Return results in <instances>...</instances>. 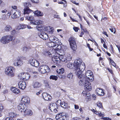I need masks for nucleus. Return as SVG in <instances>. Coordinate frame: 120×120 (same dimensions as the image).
I'll return each instance as SVG.
<instances>
[{
    "mask_svg": "<svg viewBox=\"0 0 120 120\" xmlns=\"http://www.w3.org/2000/svg\"><path fill=\"white\" fill-rule=\"evenodd\" d=\"M74 65L75 74L78 78H81L84 77L82 75V72L84 71L85 68V64L82 62V60L78 59L75 60L74 62Z\"/></svg>",
    "mask_w": 120,
    "mask_h": 120,
    "instance_id": "f257e3e1",
    "label": "nucleus"
},
{
    "mask_svg": "<svg viewBox=\"0 0 120 120\" xmlns=\"http://www.w3.org/2000/svg\"><path fill=\"white\" fill-rule=\"evenodd\" d=\"M81 75L84 78H83L82 77L79 78H82L83 79H84L86 80V82H85V89L90 91L91 89V88L90 86V83L89 82V80L91 82L93 80L94 75L92 72L90 70H88L86 72L85 76H84V75L82 74V73Z\"/></svg>",
    "mask_w": 120,
    "mask_h": 120,
    "instance_id": "f03ea898",
    "label": "nucleus"
},
{
    "mask_svg": "<svg viewBox=\"0 0 120 120\" xmlns=\"http://www.w3.org/2000/svg\"><path fill=\"white\" fill-rule=\"evenodd\" d=\"M30 102L29 98L27 97H23L22 98L21 103L18 106V108L20 111H22L24 109L25 112L27 108V105Z\"/></svg>",
    "mask_w": 120,
    "mask_h": 120,
    "instance_id": "7ed1b4c3",
    "label": "nucleus"
},
{
    "mask_svg": "<svg viewBox=\"0 0 120 120\" xmlns=\"http://www.w3.org/2000/svg\"><path fill=\"white\" fill-rule=\"evenodd\" d=\"M13 38V36L11 35L4 36L0 39L1 42L4 44H7L11 41Z\"/></svg>",
    "mask_w": 120,
    "mask_h": 120,
    "instance_id": "20e7f679",
    "label": "nucleus"
},
{
    "mask_svg": "<svg viewBox=\"0 0 120 120\" xmlns=\"http://www.w3.org/2000/svg\"><path fill=\"white\" fill-rule=\"evenodd\" d=\"M71 49L73 51H75L77 49V46L75 39L73 37H71L68 39Z\"/></svg>",
    "mask_w": 120,
    "mask_h": 120,
    "instance_id": "39448f33",
    "label": "nucleus"
},
{
    "mask_svg": "<svg viewBox=\"0 0 120 120\" xmlns=\"http://www.w3.org/2000/svg\"><path fill=\"white\" fill-rule=\"evenodd\" d=\"M39 71L41 73L44 74L47 72H49L50 69L46 65H42L39 67Z\"/></svg>",
    "mask_w": 120,
    "mask_h": 120,
    "instance_id": "423d86ee",
    "label": "nucleus"
},
{
    "mask_svg": "<svg viewBox=\"0 0 120 120\" xmlns=\"http://www.w3.org/2000/svg\"><path fill=\"white\" fill-rule=\"evenodd\" d=\"M26 59V57H22L21 58L18 57L15 60L14 64L15 66H20L23 64L22 60H25Z\"/></svg>",
    "mask_w": 120,
    "mask_h": 120,
    "instance_id": "0eeeda50",
    "label": "nucleus"
},
{
    "mask_svg": "<svg viewBox=\"0 0 120 120\" xmlns=\"http://www.w3.org/2000/svg\"><path fill=\"white\" fill-rule=\"evenodd\" d=\"M13 68L12 67H9L6 68L5 70V73L11 77L14 76L15 74L13 70Z\"/></svg>",
    "mask_w": 120,
    "mask_h": 120,
    "instance_id": "6e6552de",
    "label": "nucleus"
},
{
    "mask_svg": "<svg viewBox=\"0 0 120 120\" xmlns=\"http://www.w3.org/2000/svg\"><path fill=\"white\" fill-rule=\"evenodd\" d=\"M19 78L21 80H27L29 78V75L24 73H20L18 75Z\"/></svg>",
    "mask_w": 120,
    "mask_h": 120,
    "instance_id": "1a4fd4ad",
    "label": "nucleus"
},
{
    "mask_svg": "<svg viewBox=\"0 0 120 120\" xmlns=\"http://www.w3.org/2000/svg\"><path fill=\"white\" fill-rule=\"evenodd\" d=\"M31 11H30V10H29L28 11H24V14L25 17L28 20L31 21L33 20V17L32 16L29 15Z\"/></svg>",
    "mask_w": 120,
    "mask_h": 120,
    "instance_id": "9d476101",
    "label": "nucleus"
},
{
    "mask_svg": "<svg viewBox=\"0 0 120 120\" xmlns=\"http://www.w3.org/2000/svg\"><path fill=\"white\" fill-rule=\"evenodd\" d=\"M49 40L53 43L57 44V45L59 44L60 45L61 43H60V41H59L58 39L56 37L53 36H50L49 38Z\"/></svg>",
    "mask_w": 120,
    "mask_h": 120,
    "instance_id": "9b49d317",
    "label": "nucleus"
},
{
    "mask_svg": "<svg viewBox=\"0 0 120 120\" xmlns=\"http://www.w3.org/2000/svg\"><path fill=\"white\" fill-rule=\"evenodd\" d=\"M38 35L44 40H46L48 38V34L45 32L39 33H38Z\"/></svg>",
    "mask_w": 120,
    "mask_h": 120,
    "instance_id": "f8f14e48",
    "label": "nucleus"
},
{
    "mask_svg": "<svg viewBox=\"0 0 120 120\" xmlns=\"http://www.w3.org/2000/svg\"><path fill=\"white\" fill-rule=\"evenodd\" d=\"M44 100L46 101H50L51 100L52 97L51 95L46 93H44L42 94Z\"/></svg>",
    "mask_w": 120,
    "mask_h": 120,
    "instance_id": "ddd939ff",
    "label": "nucleus"
},
{
    "mask_svg": "<svg viewBox=\"0 0 120 120\" xmlns=\"http://www.w3.org/2000/svg\"><path fill=\"white\" fill-rule=\"evenodd\" d=\"M18 87L22 90L25 89L26 86V82L24 81H20L18 84Z\"/></svg>",
    "mask_w": 120,
    "mask_h": 120,
    "instance_id": "4468645a",
    "label": "nucleus"
},
{
    "mask_svg": "<svg viewBox=\"0 0 120 120\" xmlns=\"http://www.w3.org/2000/svg\"><path fill=\"white\" fill-rule=\"evenodd\" d=\"M51 62L53 64H57L58 63L60 62L59 56H54L52 59Z\"/></svg>",
    "mask_w": 120,
    "mask_h": 120,
    "instance_id": "2eb2a0df",
    "label": "nucleus"
},
{
    "mask_svg": "<svg viewBox=\"0 0 120 120\" xmlns=\"http://www.w3.org/2000/svg\"><path fill=\"white\" fill-rule=\"evenodd\" d=\"M24 5L25 7L24 9V11H28L29 10H30V11H32L29 8V7H30L31 5L30 3L26 2L24 3Z\"/></svg>",
    "mask_w": 120,
    "mask_h": 120,
    "instance_id": "dca6fc26",
    "label": "nucleus"
},
{
    "mask_svg": "<svg viewBox=\"0 0 120 120\" xmlns=\"http://www.w3.org/2000/svg\"><path fill=\"white\" fill-rule=\"evenodd\" d=\"M12 29V27L11 26L8 25H5L2 31L4 32H8L10 31Z\"/></svg>",
    "mask_w": 120,
    "mask_h": 120,
    "instance_id": "f3484780",
    "label": "nucleus"
},
{
    "mask_svg": "<svg viewBox=\"0 0 120 120\" xmlns=\"http://www.w3.org/2000/svg\"><path fill=\"white\" fill-rule=\"evenodd\" d=\"M42 85V84L40 82H35L33 83V86L35 88H38Z\"/></svg>",
    "mask_w": 120,
    "mask_h": 120,
    "instance_id": "a211bd4d",
    "label": "nucleus"
},
{
    "mask_svg": "<svg viewBox=\"0 0 120 120\" xmlns=\"http://www.w3.org/2000/svg\"><path fill=\"white\" fill-rule=\"evenodd\" d=\"M96 92L97 94L101 96H103L104 94V91L102 89L99 88L97 89Z\"/></svg>",
    "mask_w": 120,
    "mask_h": 120,
    "instance_id": "6ab92c4d",
    "label": "nucleus"
},
{
    "mask_svg": "<svg viewBox=\"0 0 120 120\" xmlns=\"http://www.w3.org/2000/svg\"><path fill=\"white\" fill-rule=\"evenodd\" d=\"M81 79L80 80V81L79 82V85L80 86H82L83 85H84L85 87V89L86 90H87V91H89L87 90H86L85 89V83L86 81V79H83L82 78H80Z\"/></svg>",
    "mask_w": 120,
    "mask_h": 120,
    "instance_id": "aec40b11",
    "label": "nucleus"
},
{
    "mask_svg": "<svg viewBox=\"0 0 120 120\" xmlns=\"http://www.w3.org/2000/svg\"><path fill=\"white\" fill-rule=\"evenodd\" d=\"M20 15V12L19 11H16L14 15H11L12 18L14 19L16 18H19Z\"/></svg>",
    "mask_w": 120,
    "mask_h": 120,
    "instance_id": "412c9836",
    "label": "nucleus"
},
{
    "mask_svg": "<svg viewBox=\"0 0 120 120\" xmlns=\"http://www.w3.org/2000/svg\"><path fill=\"white\" fill-rule=\"evenodd\" d=\"M26 111L25 112L23 111L24 109H22V111H20V112L22 113H26L27 114H28L30 115H31L33 114V112L30 109H28L26 108Z\"/></svg>",
    "mask_w": 120,
    "mask_h": 120,
    "instance_id": "4be33fe9",
    "label": "nucleus"
},
{
    "mask_svg": "<svg viewBox=\"0 0 120 120\" xmlns=\"http://www.w3.org/2000/svg\"><path fill=\"white\" fill-rule=\"evenodd\" d=\"M11 90L13 92L16 94H18L19 92V90L15 87H11Z\"/></svg>",
    "mask_w": 120,
    "mask_h": 120,
    "instance_id": "5701e85b",
    "label": "nucleus"
},
{
    "mask_svg": "<svg viewBox=\"0 0 120 120\" xmlns=\"http://www.w3.org/2000/svg\"><path fill=\"white\" fill-rule=\"evenodd\" d=\"M59 60H61L63 62H64L65 63L67 62V61L66 60V56L65 55H60L59 54Z\"/></svg>",
    "mask_w": 120,
    "mask_h": 120,
    "instance_id": "b1692460",
    "label": "nucleus"
},
{
    "mask_svg": "<svg viewBox=\"0 0 120 120\" xmlns=\"http://www.w3.org/2000/svg\"><path fill=\"white\" fill-rule=\"evenodd\" d=\"M34 13L37 16H42L44 15L43 13L40 11H39L38 10L34 11Z\"/></svg>",
    "mask_w": 120,
    "mask_h": 120,
    "instance_id": "393cba45",
    "label": "nucleus"
},
{
    "mask_svg": "<svg viewBox=\"0 0 120 120\" xmlns=\"http://www.w3.org/2000/svg\"><path fill=\"white\" fill-rule=\"evenodd\" d=\"M41 21L39 20H33L32 21L30 22L31 24H33L34 25H37L40 24Z\"/></svg>",
    "mask_w": 120,
    "mask_h": 120,
    "instance_id": "a878e982",
    "label": "nucleus"
},
{
    "mask_svg": "<svg viewBox=\"0 0 120 120\" xmlns=\"http://www.w3.org/2000/svg\"><path fill=\"white\" fill-rule=\"evenodd\" d=\"M54 43L52 42H49L47 43V45L49 47H53V48H54V47L55 48L57 46V45H55L54 46Z\"/></svg>",
    "mask_w": 120,
    "mask_h": 120,
    "instance_id": "bb28decb",
    "label": "nucleus"
},
{
    "mask_svg": "<svg viewBox=\"0 0 120 120\" xmlns=\"http://www.w3.org/2000/svg\"><path fill=\"white\" fill-rule=\"evenodd\" d=\"M60 105L61 107L64 108H67L68 106V103L64 102H61Z\"/></svg>",
    "mask_w": 120,
    "mask_h": 120,
    "instance_id": "cd10ccee",
    "label": "nucleus"
},
{
    "mask_svg": "<svg viewBox=\"0 0 120 120\" xmlns=\"http://www.w3.org/2000/svg\"><path fill=\"white\" fill-rule=\"evenodd\" d=\"M65 56L66 57V60L67 61V62H69L71 60V57L70 54L66 55Z\"/></svg>",
    "mask_w": 120,
    "mask_h": 120,
    "instance_id": "c85d7f7f",
    "label": "nucleus"
},
{
    "mask_svg": "<svg viewBox=\"0 0 120 120\" xmlns=\"http://www.w3.org/2000/svg\"><path fill=\"white\" fill-rule=\"evenodd\" d=\"M47 27L48 29H49V30L48 32V34H52L53 33L54 30L53 28L52 27L50 28V27L49 26L48 27Z\"/></svg>",
    "mask_w": 120,
    "mask_h": 120,
    "instance_id": "c756f323",
    "label": "nucleus"
},
{
    "mask_svg": "<svg viewBox=\"0 0 120 120\" xmlns=\"http://www.w3.org/2000/svg\"><path fill=\"white\" fill-rule=\"evenodd\" d=\"M64 72V70L63 68H61L60 69H57V72L59 74H62Z\"/></svg>",
    "mask_w": 120,
    "mask_h": 120,
    "instance_id": "7c9ffc66",
    "label": "nucleus"
},
{
    "mask_svg": "<svg viewBox=\"0 0 120 120\" xmlns=\"http://www.w3.org/2000/svg\"><path fill=\"white\" fill-rule=\"evenodd\" d=\"M8 116L9 117H10L11 118L15 117H16L15 114L12 112H9L8 114Z\"/></svg>",
    "mask_w": 120,
    "mask_h": 120,
    "instance_id": "2f4dec72",
    "label": "nucleus"
},
{
    "mask_svg": "<svg viewBox=\"0 0 120 120\" xmlns=\"http://www.w3.org/2000/svg\"><path fill=\"white\" fill-rule=\"evenodd\" d=\"M35 60L33 59H30L29 61V62L30 64L32 66H34V62L35 61Z\"/></svg>",
    "mask_w": 120,
    "mask_h": 120,
    "instance_id": "473e14b6",
    "label": "nucleus"
},
{
    "mask_svg": "<svg viewBox=\"0 0 120 120\" xmlns=\"http://www.w3.org/2000/svg\"><path fill=\"white\" fill-rule=\"evenodd\" d=\"M58 77L57 76L54 75H51L50 76V79H52L56 80L58 79Z\"/></svg>",
    "mask_w": 120,
    "mask_h": 120,
    "instance_id": "72a5a7b5",
    "label": "nucleus"
},
{
    "mask_svg": "<svg viewBox=\"0 0 120 120\" xmlns=\"http://www.w3.org/2000/svg\"><path fill=\"white\" fill-rule=\"evenodd\" d=\"M19 32L15 30H13L11 32V34L12 35H15L19 33Z\"/></svg>",
    "mask_w": 120,
    "mask_h": 120,
    "instance_id": "f704fd0d",
    "label": "nucleus"
},
{
    "mask_svg": "<svg viewBox=\"0 0 120 120\" xmlns=\"http://www.w3.org/2000/svg\"><path fill=\"white\" fill-rule=\"evenodd\" d=\"M62 116V114L59 113L57 114L56 116V119L57 120H59V119Z\"/></svg>",
    "mask_w": 120,
    "mask_h": 120,
    "instance_id": "c9c22d12",
    "label": "nucleus"
},
{
    "mask_svg": "<svg viewBox=\"0 0 120 120\" xmlns=\"http://www.w3.org/2000/svg\"><path fill=\"white\" fill-rule=\"evenodd\" d=\"M34 66L35 67H38V66L40 64L38 61L36 60L34 62Z\"/></svg>",
    "mask_w": 120,
    "mask_h": 120,
    "instance_id": "e433bc0d",
    "label": "nucleus"
},
{
    "mask_svg": "<svg viewBox=\"0 0 120 120\" xmlns=\"http://www.w3.org/2000/svg\"><path fill=\"white\" fill-rule=\"evenodd\" d=\"M67 66L68 68H72L74 66V64H73L71 63H69L67 65Z\"/></svg>",
    "mask_w": 120,
    "mask_h": 120,
    "instance_id": "4c0bfd02",
    "label": "nucleus"
},
{
    "mask_svg": "<svg viewBox=\"0 0 120 120\" xmlns=\"http://www.w3.org/2000/svg\"><path fill=\"white\" fill-rule=\"evenodd\" d=\"M73 76V74L71 72L69 73L67 75V77L70 79H72Z\"/></svg>",
    "mask_w": 120,
    "mask_h": 120,
    "instance_id": "58836bf2",
    "label": "nucleus"
},
{
    "mask_svg": "<svg viewBox=\"0 0 120 120\" xmlns=\"http://www.w3.org/2000/svg\"><path fill=\"white\" fill-rule=\"evenodd\" d=\"M97 105L99 108H103L102 104L100 102H98L97 103Z\"/></svg>",
    "mask_w": 120,
    "mask_h": 120,
    "instance_id": "ea45409f",
    "label": "nucleus"
},
{
    "mask_svg": "<svg viewBox=\"0 0 120 120\" xmlns=\"http://www.w3.org/2000/svg\"><path fill=\"white\" fill-rule=\"evenodd\" d=\"M3 109V107L2 105L1 104H0V116H2V114H1V113L2 112Z\"/></svg>",
    "mask_w": 120,
    "mask_h": 120,
    "instance_id": "a19ab883",
    "label": "nucleus"
},
{
    "mask_svg": "<svg viewBox=\"0 0 120 120\" xmlns=\"http://www.w3.org/2000/svg\"><path fill=\"white\" fill-rule=\"evenodd\" d=\"M52 106H51L52 109V110H53V111L54 112H55V113L57 112H58V108H55L54 109H53L54 107L53 106V105H52Z\"/></svg>",
    "mask_w": 120,
    "mask_h": 120,
    "instance_id": "79ce46f5",
    "label": "nucleus"
},
{
    "mask_svg": "<svg viewBox=\"0 0 120 120\" xmlns=\"http://www.w3.org/2000/svg\"><path fill=\"white\" fill-rule=\"evenodd\" d=\"M13 41L14 43H18L20 42V40L17 39H15L13 40Z\"/></svg>",
    "mask_w": 120,
    "mask_h": 120,
    "instance_id": "37998d69",
    "label": "nucleus"
},
{
    "mask_svg": "<svg viewBox=\"0 0 120 120\" xmlns=\"http://www.w3.org/2000/svg\"><path fill=\"white\" fill-rule=\"evenodd\" d=\"M91 110L94 112L95 114H97L98 115L99 114V112L96 110L93 109H92Z\"/></svg>",
    "mask_w": 120,
    "mask_h": 120,
    "instance_id": "c03bdc74",
    "label": "nucleus"
},
{
    "mask_svg": "<svg viewBox=\"0 0 120 120\" xmlns=\"http://www.w3.org/2000/svg\"><path fill=\"white\" fill-rule=\"evenodd\" d=\"M21 29H22V27L21 24L19 25L16 28V29L18 30Z\"/></svg>",
    "mask_w": 120,
    "mask_h": 120,
    "instance_id": "a18cd8bd",
    "label": "nucleus"
},
{
    "mask_svg": "<svg viewBox=\"0 0 120 120\" xmlns=\"http://www.w3.org/2000/svg\"><path fill=\"white\" fill-rule=\"evenodd\" d=\"M16 11L15 9H11V11H10L11 13V14L12 15H14L16 12Z\"/></svg>",
    "mask_w": 120,
    "mask_h": 120,
    "instance_id": "49530a36",
    "label": "nucleus"
},
{
    "mask_svg": "<svg viewBox=\"0 0 120 120\" xmlns=\"http://www.w3.org/2000/svg\"><path fill=\"white\" fill-rule=\"evenodd\" d=\"M85 96H86V99H89L90 98V94H89V93H88L87 94V93L86 94Z\"/></svg>",
    "mask_w": 120,
    "mask_h": 120,
    "instance_id": "de8ad7c7",
    "label": "nucleus"
},
{
    "mask_svg": "<svg viewBox=\"0 0 120 120\" xmlns=\"http://www.w3.org/2000/svg\"><path fill=\"white\" fill-rule=\"evenodd\" d=\"M28 48L26 47H24L23 49V51L24 52H26L28 50Z\"/></svg>",
    "mask_w": 120,
    "mask_h": 120,
    "instance_id": "09e8293b",
    "label": "nucleus"
},
{
    "mask_svg": "<svg viewBox=\"0 0 120 120\" xmlns=\"http://www.w3.org/2000/svg\"><path fill=\"white\" fill-rule=\"evenodd\" d=\"M110 61L112 65L114 66H116L115 63L112 60H110Z\"/></svg>",
    "mask_w": 120,
    "mask_h": 120,
    "instance_id": "8fccbe9b",
    "label": "nucleus"
},
{
    "mask_svg": "<svg viewBox=\"0 0 120 120\" xmlns=\"http://www.w3.org/2000/svg\"><path fill=\"white\" fill-rule=\"evenodd\" d=\"M8 12V10H7L6 9H5L4 10H2L1 11V12L3 13H6Z\"/></svg>",
    "mask_w": 120,
    "mask_h": 120,
    "instance_id": "3c124183",
    "label": "nucleus"
},
{
    "mask_svg": "<svg viewBox=\"0 0 120 120\" xmlns=\"http://www.w3.org/2000/svg\"><path fill=\"white\" fill-rule=\"evenodd\" d=\"M102 119H103L104 120H111V119L109 118L103 117L101 118Z\"/></svg>",
    "mask_w": 120,
    "mask_h": 120,
    "instance_id": "603ef678",
    "label": "nucleus"
},
{
    "mask_svg": "<svg viewBox=\"0 0 120 120\" xmlns=\"http://www.w3.org/2000/svg\"><path fill=\"white\" fill-rule=\"evenodd\" d=\"M74 30L75 31L77 32L79 30L78 27H74L73 28Z\"/></svg>",
    "mask_w": 120,
    "mask_h": 120,
    "instance_id": "864d4df0",
    "label": "nucleus"
},
{
    "mask_svg": "<svg viewBox=\"0 0 120 120\" xmlns=\"http://www.w3.org/2000/svg\"><path fill=\"white\" fill-rule=\"evenodd\" d=\"M99 116L100 117H103L104 116V115L100 112L99 113Z\"/></svg>",
    "mask_w": 120,
    "mask_h": 120,
    "instance_id": "5fc2aeb1",
    "label": "nucleus"
},
{
    "mask_svg": "<svg viewBox=\"0 0 120 120\" xmlns=\"http://www.w3.org/2000/svg\"><path fill=\"white\" fill-rule=\"evenodd\" d=\"M21 25L22 27V29L25 28H26V25H25V24H22Z\"/></svg>",
    "mask_w": 120,
    "mask_h": 120,
    "instance_id": "6e6d98bb",
    "label": "nucleus"
},
{
    "mask_svg": "<svg viewBox=\"0 0 120 120\" xmlns=\"http://www.w3.org/2000/svg\"><path fill=\"white\" fill-rule=\"evenodd\" d=\"M82 31H84V32L88 34V32L87 31V30L86 29H82Z\"/></svg>",
    "mask_w": 120,
    "mask_h": 120,
    "instance_id": "4d7b16f0",
    "label": "nucleus"
},
{
    "mask_svg": "<svg viewBox=\"0 0 120 120\" xmlns=\"http://www.w3.org/2000/svg\"><path fill=\"white\" fill-rule=\"evenodd\" d=\"M42 90H40L38 92L36 93L37 95H39L41 93H42Z\"/></svg>",
    "mask_w": 120,
    "mask_h": 120,
    "instance_id": "13d9d810",
    "label": "nucleus"
},
{
    "mask_svg": "<svg viewBox=\"0 0 120 120\" xmlns=\"http://www.w3.org/2000/svg\"><path fill=\"white\" fill-rule=\"evenodd\" d=\"M61 103V101L60 100H58L56 102V103L57 104V105H59V103L60 104Z\"/></svg>",
    "mask_w": 120,
    "mask_h": 120,
    "instance_id": "bf43d9fd",
    "label": "nucleus"
},
{
    "mask_svg": "<svg viewBox=\"0 0 120 120\" xmlns=\"http://www.w3.org/2000/svg\"><path fill=\"white\" fill-rule=\"evenodd\" d=\"M70 18L73 22H78L77 20L74 19L71 17H70Z\"/></svg>",
    "mask_w": 120,
    "mask_h": 120,
    "instance_id": "052dcab7",
    "label": "nucleus"
},
{
    "mask_svg": "<svg viewBox=\"0 0 120 120\" xmlns=\"http://www.w3.org/2000/svg\"><path fill=\"white\" fill-rule=\"evenodd\" d=\"M79 119L78 117H75L73 118L71 120H79Z\"/></svg>",
    "mask_w": 120,
    "mask_h": 120,
    "instance_id": "680f3d73",
    "label": "nucleus"
},
{
    "mask_svg": "<svg viewBox=\"0 0 120 120\" xmlns=\"http://www.w3.org/2000/svg\"><path fill=\"white\" fill-rule=\"evenodd\" d=\"M83 31L82 30H81V32L80 35H79V36L80 37H82V35L84 34V33L83 32Z\"/></svg>",
    "mask_w": 120,
    "mask_h": 120,
    "instance_id": "e2e57ef3",
    "label": "nucleus"
},
{
    "mask_svg": "<svg viewBox=\"0 0 120 120\" xmlns=\"http://www.w3.org/2000/svg\"><path fill=\"white\" fill-rule=\"evenodd\" d=\"M31 1L33 3H38L39 2L38 1H35L34 0H31Z\"/></svg>",
    "mask_w": 120,
    "mask_h": 120,
    "instance_id": "0e129e2a",
    "label": "nucleus"
},
{
    "mask_svg": "<svg viewBox=\"0 0 120 120\" xmlns=\"http://www.w3.org/2000/svg\"><path fill=\"white\" fill-rule=\"evenodd\" d=\"M51 51V50H50L49 51H48L47 52V53L48 54V55H49V56H50V55H52V54L50 52Z\"/></svg>",
    "mask_w": 120,
    "mask_h": 120,
    "instance_id": "69168bd1",
    "label": "nucleus"
},
{
    "mask_svg": "<svg viewBox=\"0 0 120 120\" xmlns=\"http://www.w3.org/2000/svg\"><path fill=\"white\" fill-rule=\"evenodd\" d=\"M75 108L76 109H78L79 108V107L78 105H75Z\"/></svg>",
    "mask_w": 120,
    "mask_h": 120,
    "instance_id": "338daca9",
    "label": "nucleus"
},
{
    "mask_svg": "<svg viewBox=\"0 0 120 120\" xmlns=\"http://www.w3.org/2000/svg\"><path fill=\"white\" fill-rule=\"evenodd\" d=\"M8 12L7 14V15L8 16H10L11 15H12L11 14V13L10 12L8 11Z\"/></svg>",
    "mask_w": 120,
    "mask_h": 120,
    "instance_id": "774afa93",
    "label": "nucleus"
}]
</instances>
